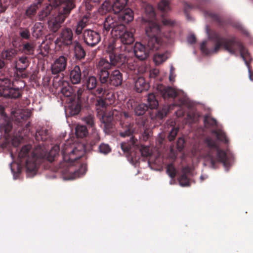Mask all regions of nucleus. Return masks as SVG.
I'll list each match as a JSON object with an SVG mask.
<instances>
[{
	"mask_svg": "<svg viewBox=\"0 0 253 253\" xmlns=\"http://www.w3.org/2000/svg\"><path fill=\"white\" fill-rule=\"evenodd\" d=\"M119 21L117 16H108L103 23V33L107 34L108 32L111 30V33L112 36L116 35L119 31L124 29L125 26Z\"/></svg>",
	"mask_w": 253,
	"mask_h": 253,
	"instance_id": "nucleus-11",
	"label": "nucleus"
},
{
	"mask_svg": "<svg viewBox=\"0 0 253 253\" xmlns=\"http://www.w3.org/2000/svg\"><path fill=\"white\" fill-rule=\"evenodd\" d=\"M147 122L148 117L146 116H137V118H136V123L139 128H145Z\"/></svg>",
	"mask_w": 253,
	"mask_h": 253,
	"instance_id": "nucleus-41",
	"label": "nucleus"
},
{
	"mask_svg": "<svg viewBox=\"0 0 253 253\" xmlns=\"http://www.w3.org/2000/svg\"><path fill=\"white\" fill-rule=\"evenodd\" d=\"M167 173L171 178H173L175 177L176 170L172 164H169L166 167Z\"/></svg>",
	"mask_w": 253,
	"mask_h": 253,
	"instance_id": "nucleus-46",
	"label": "nucleus"
},
{
	"mask_svg": "<svg viewBox=\"0 0 253 253\" xmlns=\"http://www.w3.org/2000/svg\"><path fill=\"white\" fill-rule=\"evenodd\" d=\"M204 122L206 124L210 126H215L217 125V122L216 120L212 118L206 117L204 119Z\"/></svg>",
	"mask_w": 253,
	"mask_h": 253,
	"instance_id": "nucleus-51",
	"label": "nucleus"
},
{
	"mask_svg": "<svg viewBox=\"0 0 253 253\" xmlns=\"http://www.w3.org/2000/svg\"><path fill=\"white\" fill-rule=\"evenodd\" d=\"M113 11L112 2L104 1L99 8V12L101 14H105L107 12Z\"/></svg>",
	"mask_w": 253,
	"mask_h": 253,
	"instance_id": "nucleus-34",
	"label": "nucleus"
},
{
	"mask_svg": "<svg viewBox=\"0 0 253 253\" xmlns=\"http://www.w3.org/2000/svg\"><path fill=\"white\" fill-rule=\"evenodd\" d=\"M205 158L209 163L211 168L215 169L218 163H222L228 170L230 161L226 153L219 147L215 140L210 137H206L203 142Z\"/></svg>",
	"mask_w": 253,
	"mask_h": 253,
	"instance_id": "nucleus-5",
	"label": "nucleus"
},
{
	"mask_svg": "<svg viewBox=\"0 0 253 253\" xmlns=\"http://www.w3.org/2000/svg\"><path fill=\"white\" fill-rule=\"evenodd\" d=\"M111 148L109 145L105 143H101L98 147L99 152L104 154L109 153L111 151Z\"/></svg>",
	"mask_w": 253,
	"mask_h": 253,
	"instance_id": "nucleus-48",
	"label": "nucleus"
},
{
	"mask_svg": "<svg viewBox=\"0 0 253 253\" xmlns=\"http://www.w3.org/2000/svg\"><path fill=\"white\" fill-rule=\"evenodd\" d=\"M29 65V62L27 57L22 56L19 58L15 65L16 73L15 76H16V79L17 77L24 78L26 77L25 74H23V72L28 68Z\"/></svg>",
	"mask_w": 253,
	"mask_h": 253,
	"instance_id": "nucleus-15",
	"label": "nucleus"
},
{
	"mask_svg": "<svg viewBox=\"0 0 253 253\" xmlns=\"http://www.w3.org/2000/svg\"><path fill=\"white\" fill-rule=\"evenodd\" d=\"M122 129L120 130V135L122 137L131 136L133 131V125L131 123H121Z\"/></svg>",
	"mask_w": 253,
	"mask_h": 253,
	"instance_id": "nucleus-25",
	"label": "nucleus"
},
{
	"mask_svg": "<svg viewBox=\"0 0 253 253\" xmlns=\"http://www.w3.org/2000/svg\"><path fill=\"white\" fill-rule=\"evenodd\" d=\"M67 58L64 56H60L51 65V72L55 76L53 78L52 84L54 87H57L63 80V74L60 73L64 71L67 66Z\"/></svg>",
	"mask_w": 253,
	"mask_h": 253,
	"instance_id": "nucleus-10",
	"label": "nucleus"
},
{
	"mask_svg": "<svg viewBox=\"0 0 253 253\" xmlns=\"http://www.w3.org/2000/svg\"><path fill=\"white\" fill-rule=\"evenodd\" d=\"M197 8L201 10L203 9V6L201 4H199L196 5L191 4L187 2H184V12L185 15L188 17L189 16V12L194 8Z\"/></svg>",
	"mask_w": 253,
	"mask_h": 253,
	"instance_id": "nucleus-37",
	"label": "nucleus"
},
{
	"mask_svg": "<svg viewBox=\"0 0 253 253\" xmlns=\"http://www.w3.org/2000/svg\"><path fill=\"white\" fill-rule=\"evenodd\" d=\"M59 150L57 145L54 146L48 153L40 145L32 151L31 145H25L18 153L17 167L25 165L28 174L33 176L37 171L38 166L45 159L50 162H53Z\"/></svg>",
	"mask_w": 253,
	"mask_h": 253,
	"instance_id": "nucleus-2",
	"label": "nucleus"
},
{
	"mask_svg": "<svg viewBox=\"0 0 253 253\" xmlns=\"http://www.w3.org/2000/svg\"><path fill=\"white\" fill-rule=\"evenodd\" d=\"M159 74V71L158 69H154L151 71L150 77L151 78H156Z\"/></svg>",
	"mask_w": 253,
	"mask_h": 253,
	"instance_id": "nucleus-64",
	"label": "nucleus"
},
{
	"mask_svg": "<svg viewBox=\"0 0 253 253\" xmlns=\"http://www.w3.org/2000/svg\"><path fill=\"white\" fill-rule=\"evenodd\" d=\"M41 4H39L37 1L35 3L31 5L27 8L25 12V15L29 18H32L36 14L37 10L41 6Z\"/></svg>",
	"mask_w": 253,
	"mask_h": 253,
	"instance_id": "nucleus-29",
	"label": "nucleus"
},
{
	"mask_svg": "<svg viewBox=\"0 0 253 253\" xmlns=\"http://www.w3.org/2000/svg\"><path fill=\"white\" fill-rule=\"evenodd\" d=\"M72 45L76 59L80 60L84 59L86 56V52L81 43L79 41H75Z\"/></svg>",
	"mask_w": 253,
	"mask_h": 253,
	"instance_id": "nucleus-21",
	"label": "nucleus"
},
{
	"mask_svg": "<svg viewBox=\"0 0 253 253\" xmlns=\"http://www.w3.org/2000/svg\"><path fill=\"white\" fill-rule=\"evenodd\" d=\"M94 118L93 116L91 115H88L87 116L84 117L83 119V120L84 122V123L87 124L88 126L92 128V131H93V128H95L94 127Z\"/></svg>",
	"mask_w": 253,
	"mask_h": 253,
	"instance_id": "nucleus-43",
	"label": "nucleus"
},
{
	"mask_svg": "<svg viewBox=\"0 0 253 253\" xmlns=\"http://www.w3.org/2000/svg\"><path fill=\"white\" fill-rule=\"evenodd\" d=\"M155 51L148 47V43L145 46L140 42H136L133 48V52L135 56L140 60L146 59L149 55L150 51Z\"/></svg>",
	"mask_w": 253,
	"mask_h": 253,
	"instance_id": "nucleus-14",
	"label": "nucleus"
},
{
	"mask_svg": "<svg viewBox=\"0 0 253 253\" xmlns=\"http://www.w3.org/2000/svg\"><path fill=\"white\" fill-rule=\"evenodd\" d=\"M178 181L182 186H187L189 185V179L187 175L181 174L178 178Z\"/></svg>",
	"mask_w": 253,
	"mask_h": 253,
	"instance_id": "nucleus-47",
	"label": "nucleus"
},
{
	"mask_svg": "<svg viewBox=\"0 0 253 253\" xmlns=\"http://www.w3.org/2000/svg\"><path fill=\"white\" fill-rule=\"evenodd\" d=\"M2 91V93L1 96L5 98L8 97L16 99L20 97L22 95V91L18 87H11L10 86L7 89Z\"/></svg>",
	"mask_w": 253,
	"mask_h": 253,
	"instance_id": "nucleus-20",
	"label": "nucleus"
},
{
	"mask_svg": "<svg viewBox=\"0 0 253 253\" xmlns=\"http://www.w3.org/2000/svg\"><path fill=\"white\" fill-rule=\"evenodd\" d=\"M75 0H55V4L59 6L58 14L49 18L48 28L53 33H56L61 26L71 10L75 7Z\"/></svg>",
	"mask_w": 253,
	"mask_h": 253,
	"instance_id": "nucleus-7",
	"label": "nucleus"
},
{
	"mask_svg": "<svg viewBox=\"0 0 253 253\" xmlns=\"http://www.w3.org/2000/svg\"><path fill=\"white\" fill-rule=\"evenodd\" d=\"M181 172H182L181 174H184L185 175H187L188 174L191 173V169L188 166L184 167L182 168Z\"/></svg>",
	"mask_w": 253,
	"mask_h": 253,
	"instance_id": "nucleus-60",
	"label": "nucleus"
},
{
	"mask_svg": "<svg viewBox=\"0 0 253 253\" xmlns=\"http://www.w3.org/2000/svg\"><path fill=\"white\" fill-rule=\"evenodd\" d=\"M120 22L127 23L133 19V12L130 8H126L117 15Z\"/></svg>",
	"mask_w": 253,
	"mask_h": 253,
	"instance_id": "nucleus-18",
	"label": "nucleus"
},
{
	"mask_svg": "<svg viewBox=\"0 0 253 253\" xmlns=\"http://www.w3.org/2000/svg\"><path fill=\"white\" fill-rule=\"evenodd\" d=\"M187 41L190 44H193L196 42V38L194 35H190L188 37Z\"/></svg>",
	"mask_w": 253,
	"mask_h": 253,
	"instance_id": "nucleus-61",
	"label": "nucleus"
},
{
	"mask_svg": "<svg viewBox=\"0 0 253 253\" xmlns=\"http://www.w3.org/2000/svg\"><path fill=\"white\" fill-rule=\"evenodd\" d=\"M168 58L167 53H156L154 56V61L156 65L163 63Z\"/></svg>",
	"mask_w": 253,
	"mask_h": 253,
	"instance_id": "nucleus-35",
	"label": "nucleus"
},
{
	"mask_svg": "<svg viewBox=\"0 0 253 253\" xmlns=\"http://www.w3.org/2000/svg\"><path fill=\"white\" fill-rule=\"evenodd\" d=\"M15 123L18 126H21L25 121L28 120L30 116L31 113L29 111L24 110H18L14 114Z\"/></svg>",
	"mask_w": 253,
	"mask_h": 253,
	"instance_id": "nucleus-17",
	"label": "nucleus"
},
{
	"mask_svg": "<svg viewBox=\"0 0 253 253\" xmlns=\"http://www.w3.org/2000/svg\"><path fill=\"white\" fill-rule=\"evenodd\" d=\"M73 30L69 27H64L61 29L59 37L54 41L56 48L63 50L69 48L74 43Z\"/></svg>",
	"mask_w": 253,
	"mask_h": 253,
	"instance_id": "nucleus-9",
	"label": "nucleus"
},
{
	"mask_svg": "<svg viewBox=\"0 0 253 253\" xmlns=\"http://www.w3.org/2000/svg\"><path fill=\"white\" fill-rule=\"evenodd\" d=\"M158 8L163 12L170 10L169 2L167 0H162L158 4Z\"/></svg>",
	"mask_w": 253,
	"mask_h": 253,
	"instance_id": "nucleus-40",
	"label": "nucleus"
},
{
	"mask_svg": "<svg viewBox=\"0 0 253 253\" xmlns=\"http://www.w3.org/2000/svg\"><path fill=\"white\" fill-rule=\"evenodd\" d=\"M81 92L79 90L78 91V102L74 106H73V110L74 111V114H78L80 113L81 110L82 105L81 101Z\"/></svg>",
	"mask_w": 253,
	"mask_h": 253,
	"instance_id": "nucleus-44",
	"label": "nucleus"
},
{
	"mask_svg": "<svg viewBox=\"0 0 253 253\" xmlns=\"http://www.w3.org/2000/svg\"><path fill=\"white\" fill-rule=\"evenodd\" d=\"M113 117L111 116L106 117L105 116H102V121L104 124H106L109 122H112Z\"/></svg>",
	"mask_w": 253,
	"mask_h": 253,
	"instance_id": "nucleus-63",
	"label": "nucleus"
},
{
	"mask_svg": "<svg viewBox=\"0 0 253 253\" xmlns=\"http://www.w3.org/2000/svg\"><path fill=\"white\" fill-rule=\"evenodd\" d=\"M60 87V90L61 93L65 97H70L73 93V88L70 86L67 82H64L63 80H61V83L57 87Z\"/></svg>",
	"mask_w": 253,
	"mask_h": 253,
	"instance_id": "nucleus-27",
	"label": "nucleus"
},
{
	"mask_svg": "<svg viewBox=\"0 0 253 253\" xmlns=\"http://www.w3.org/2000/svg\"><path fill=\"white\" fill-rule=\"evenodd\" d=\"M163 25L166 26L172 27L175 24V21L169 19L163 18L162 19Z\"/></svg>",
	"mask_w": 253,
	"mask_h": 253,
	"instance_id": "nucleus-56",
	"label": "nucleus"
},
{
	"mask_svg": "<svg viewBox=\"0 0 253 253\" xmlns=\"http://www.w3.org/2000/svg\"><path fill=\"white\" fill-rule=\"evenodd\" d=\"M83 39L86 45L93 47L100 42L101 36L98 32L94 30L85 29L83 32Z\"/></svg>",
	"mask_w": 253,
	"mask_h": 253,
	"instance_id": "nucleus-13",
	"label": "nucleus"
},
{
	"mask_svg": "<svg viewBox=\"0 0 253 253\" xmlns=\"http://www.w3.org/2000/svg\"><path fill=\"white\" fill-rule=\"evenodd\" d=\"M168 113V110L166 109H163L161 111L158 112L157 114V117L160 119H163L167 116Z\"/></svg>",
	"mask_w": 253,
	"mask_h": 253,
	"instance_id": "nucleus-59",
	"label": "nucleus"
},
{
	"mask_svg": "<svg viewBox=\"0 0 253 253\" xmlns=\"http://www.w3.org/2000/svg\"><path fill=\"white\" fill-rule=\"evenodd\" d=\"M116 40L112 42L109 43L106 48V52L108 55L111 54L116 57H119L120 55L126 56L124 52L129 51L130 50L129 45L133 43L134 38L131 32L127 31L126 30L125 26L124 29L119 31L116 35L114 36Z\"/></svg>",
	"mask_w": 253,
	"mask_h": 253,
	"instance_id": "nucleus-6",
	"label": "nucleus"
},
{
	"mask_svg": "<svg viewBox=\"0 0 253 253\" xmlns=\"http://www.w3.org/2000/svg\"><path fill=\"white\" fill-rule=\"evenodd\" d=\"M76 134L77 137L83 138L88 134V130L86 126L78 125L76 127Z\"/></svg>",
	"mask_w": 253,
	"mask_h": 253,
	"instance_id": "nucleus-36",
	"label": "nucleus"
},
{
	"mask_svg": "<svg viewBox=\"0 0 253 253\" xmlns=\"http://www.w3.org/2000/svg\"><path fill=\"white\" fill-rule=\"evenodd\" d=\"M137 139L134 138V136H131L130 137L129 141L127 142H123L121 144V147L122 150L126 153H129L132 146L134 145Z\"/></svg>",
	"mask_w": 253,
	"mask_h": 253,
	"instance_id": "nucleus-32",
	"label": "nucleus"
},
{
	"mask_svg": "<svg viewBox=\"0 0 253 253\" xmlns=\"http://www.w3.org/2000/svg\"><path fill=\"white\" fill-rule=\"evenodd\" d=\"M87 26V19H82L78 22L77 25L75 26L74 29L75 34L77 36H80L81 34L83 35L84 29Z\"/></svg>",
	"mask_w": 253,
	"mask_h": 253,
	"instance_id": "nucleus-30",
	"label": "nucleus"
},
{
	"mask_svg": "<svg viewBox=\"0 0 253 253\" xmlns=\"http://www.w3.org/2000/svg\"><path fill=\"white\" fill-rule=\"evenodd\" d=\"M20 36L24 39H29L30 37L29 31L27 29H24L21 31L19 33Z\"/></svg>",
	"mask_w": 253,
	"mask_h": 253,
	"instance_id": "nucleus-55",
	"label": "nucleus"
},
{
	"mask_svg": "<svg viewBox=\"0 0 253 253\" xmlns=\"http://www.w3.org/2000/svg\"><path fill=\"white\" fill-rule=\"evenodd\" d=\"M86 85L88 90L94 89L97 85L96 78L94 76H89L86 80Z\"/></svg>",
	"mask_w": 253,
	"mask_h": 253,
	"instance_id": "nucleus-39",
	"label": "nucleus"
},
{
	"mask_svg": "<svg viewBox=\"0 0 253 253\" xmlns=\"http://www.w3.org/2000/svg\"><path fill=\"white\" fill-rule=\"evenodd\" d=\"M204 15L206 17H209L213 21L217 22L220 26H222V21L220 17L216 14L209 11H205Z\"/></svg>",
	"mask_w": 253,
	"mask_h": 253,
	"instance_id": "nucleus-38",
	"label": "nucleus"
},
{
	"mask_svg": "<svg viewBox=\"0 0 253 253\" xmlns=\"http://www.w3.org/2000/svg\"><path fill=\"white\" fill-rule=\"evenodd\" d=\"M110 62L106 59L101 58L97 64V75L102 84L118 87L123 84V76L118 69L110 71L113 66L123 65L126 62V56L120 55L116 57L111 54L108 56Z\"/></svg>",
	"mask_w": 253,
	"mask_h": 253,
	"instance_id": "nucleus-4",
	"label": "nucleus"
},
{
	"mask_svg": "<svg viewBox=\"0 0 253 253\" xmlns=\"http://www.w3.org/2000/svg\"><path fill=\"white\" fill-rule=\"evenodd\" d=\"M149 87V83L145 81L143 77H138L135 82V88L137 92L141 93L146 91Z\"/></svg>",
	"mask_w": 253,
	"mask_h": 253,
	"instance_id": "nucleus-23",
	"label": "nucleus"
},
{
	"mask_svg": "<svg viewBox=\"0 0 253 253\" xmlns=\"http://www.w3.org/2000/svg\"><path fill=\"white\" fill-rule=\"evenodd\" d=\"M178 131L179 128L178 127H173L172 128L171 131L169 132V135L168 136V139L169 142L174 141Z\"/></svg>",
	"mask_w": 253,
	"mask_h": 253,
	"instance_id": "nucleus-49",
	"label": "nucleus"
},
{
	"mask_svg": "<svg viewBox=\"0 0 253 253\" xmlns=\"http://www.w3.org/2000/svg\"><path fill=\"white\" fill-rule=\"evenodd\" d=\"M17 50L13 48H10L3 51L1 57L3 60L11 61L16 55Z\"/></svg>",
	"mask_w": 253,
	"mask_h": 253,
	"instance_id": "nucleus-31",
	"label": "nucleus"
},
{
	"mask_svg": "<svg viewBox=\"0 0 253 253\" xmlns=\"http://www.w3.org/2000/svg\"><path fill=\"white\" fill-rule=\"evenodd\" d=\"M99 1V0H85V4L86 7L88 9L89 7L95 5Z\"/></svg>",
	"mask_w": 253,
	"mask_h": 253,
	"instance_id": "nucleus-58",
	"label": "nucleus"
},
{
	"mask_svg": "<svg viewBox=\"0 0 253 253\" xmlns=\"http://www.w3.org/2000/svg\"><path fill=\"white\" fill-rule=\"evenodd\" d=\"M127 0H114L112 2L113 11L115 14L120 13L125 9Z\"/></svg>",
	"mask_w": 253,
	"mask_h": 253,
	"instance_id": "nucleus-26",
	"label": "nucleus"
},
{
	"mask_svg": "<svg viewBox=\"0 0 253 253\" xmlns=\"http://www.w3.org/2000/svg\"><path fill=\"white\" fill-rule=\"evenodd\" d=\"M29 126L30 122H28L25 125V127L26 129L24 128L23 130L20 129L18 130L19 133L18 136H14L12 139V144L13 146L17 147L23 140L24 136H26L29 133Z\"/></svg>",
	"mask_w": 253,
	"mask_h": 253,
	"instance_id": "nucleus-19",
	"label": "nucleus"
},
{
	"mask_svg": "<svg viewBox=\"0 0 253 253\" xmlns=\"http://www.w3.org/2000/svg\"><path fill=\"white\" fill-rule=\"evenodd\" d=\"M97 107H99L102 108L106 107V102L105 100L101 97L99 98L95 103Z\"/></svg>",
	"mask_w": 253,
	"mask_h": 253,
	"instance_id": "nucleus-57",
	"label": "nucleus"
},
{
	"mask_svg": "<svg viewBox=\"0 0 253 253\" xmlns=\"http://www.w3.org/2000/svg\"><path fill=\"white\" fill-rule=\"evenodd\" d=\"M106 92V90L102 86L98 87L94 91V94L100 97H103Z\"/></svg>",
	"mask_w": 253,
	"mask_h": 253,
	"instance_id": "nucleus-52",
	"label": "nucleus"
},
{
	"mask_svg": "<svg viewBox=\"0 0 253 253\" xmlns=\"http://www.w3.org/2000/svg\"><path fill=\"white\" fill-rule=\"evenodd\" d=\"M185 141L182 137H179L176 142L177 149L179 151H181L184 148Z\"/></svg>",
	"mask_w": 253,
	"mask_h": 253,
	"instance_id": "nucleus-53",
	"label": "nucleus"
},
{
	"mask_svg": "<svg viewBox=\"0 0 253 253\" xmlns=\"http://www.w3.org/2000/svg\"><path fill=\"white\" fill-rule=\"evenodd\" d=\"M206 31L209 39L214 42V45L213 48L209 49L206 46V42H203L200 46L201 50L203 53L206 55L216 53L221 47H223L226 51L231 54L237 56V51H239L241 57L244 61L248 67L249 68L250 63L248 59L250 57V53L241 41L238 40L234 36L228 39L224 38L216 31L210 32L208 26ZM249 72L250 79L253 81V72L250 68H249Z\"/></svg>",
	"mask_w": 253,
	"mask_h": 253,
	"instance_id": "nucleus-1",
	"label": "nucleus"
},
{
	"mask_svg": "<svg viewBox=\"0 0 253 253\" xmlns=\"http://www.w3.org/2000/svg\"><path fill=\"white\" fill-rule=\"evenodd\" d=\"M100 140V137L98 130L93 128L89 136V139L86 144L83 143L78 144L73 149L68 147L62 150V154L64 163H66L67 169L61 170L64 174H69L68 179H72L79 176L82 169H85V167L83 164H80L81 169L77 170L73 169L74 163L81 158L85 153L86 150H92Z\"/></svg>",
	"mask_w": 253,
	"mask_h": 253,
	"instance_id": "nucleus-3",
	"label": "nucleus"
},
{
	"mask_svg": "<svg viewBox=\"0 0 253 253\" xmlns=\"http://www.w3.org/2000/svg\"><path fill=\"white\" fill-rule=\"evenodd\" d=\"M212 133L215 134L216 136L217 139L220 141L225 144H227L229 142V140L226 136V135L222 129H218L217 130H214L212 131Z\"/></svg>",
	"mask_w": 253,
	"mask_h": 253,
	"instance_id": "nucleus-33",
	"label": "nucleus"
},
{
	"mask_svg": "<svg viewBox=\"0 0 253 253\" xmlns=\"http://www.w3.org/2000/svg\"><path fill=\"white\" fill-rule=\"evenodd\" d=\"M11 81L8 74L0 72V96L2 91H4L11 86Z\"/></svg>",
	"mask_w": 253,
	"mask_h": 253,
	"instance_id": "nucleus-22",
	"label": "nucleus"
},
{
	"mask_svg": "<svg viewBox=\"0 0 253 253\" xmlns=\"http://www.w3.org/2000/svg\"><path fill=\"white\" fill-rule=\"evenodd\" d=\"M157 89L160 92L164 99L170 98H175L177 96V92L171 87L165 86L162 84L158 85Z\"/></svg>",
	"mask_w": 253,
	"mask_h": 253,
	"instance_id": "nucleus-16",
	"label": "nucleus"
},
{
	"mask_svg": "<svg viewBox=\"0 0 253 253\" xmlns=\"http://www.w3.org/2000/svg\"><path fill=\"white\" fill-rule=\"evenodd\" d=\"M147 103L148 104L144 103L140 104L135 107L134 109L135 115L137 116H146V112L149 108L151 109H156L159 105L158 101L153 93L148 94Z\"/></svg>",
	"mask_w": 253,
	"mask_h": 253,
	"instance_id": "nucleus-12",
	"label": "nucleus"
},
{
	"mask_svg": "<svg viewBox=\"0 0 253 253\" xmlns=\"http://www.w3.org/2000/svg\"><path fill=\"white\" fill-rule=\"evenodd\" d=\"M23 49L25 53L27 54H33L34 51V48L33 45L30 43H26L24 45Z\"/></svg>",
	"mask_w": 253,
	"mask_h": 253,
	"instance_id": "nucleus-50",
	"label": "nucleus"
},
{
	"mask_svg": "<svg viewBox=\"0 0 253 253\" xmlns=\"http://www.w3.org/2000/svg\"><path fill=\"white\" fill-rule=\"evenodd\" d=\"M70 79L73 84H78L81 81V71L79 66L76 65L70 71Z\"/></svg>",
	"mask_w": 253,
	"mask_h": 253,
	"instance_id": "nucleus-24",
	"label": "nucleus"
},
{
	"mask_svg": "<svg viewBox=\"0 0 253 253\" xmlns=\"http://www.w3.org/2000/svg\"><path fill=\"white\" fill-rule=\"evenodd\" d=\"M51 9V6H47L44 9L42 10L39 15V20L41 21L44 20L50 14Z\"/></svg>",
	"mask_w": 253,
	"mask_h": 253,
	"instance_id": "nucleus-45",
	"label": "nucleus"
},
{
	"mask_svg": "<svg viewBox=\"0 0 253 253\" xmlns=\"http://www.w3.org/2000/svg\"><path fill=\"white\" fill-rule=\"evenodd\" d=\"M145 11L147 15H148V20H153L155 17L156 14L153 7L150 4H147L145 8Z\"/></svg>",
	"mask_w": 253,
	"mask_h": 253,
	"instance_id": "nucleus-42",
	"label": "nucleus"
},
{
	"mask_svg": "<svg viewBox=\"0 0 253 253\" xmlns=\"http://www.w3.org/2000/svg\"><path fill=\"white\" fill-rule=\"evenodd\" d=\"M104 128L106 131H110L111 129L113 128V122H109V123H107L106 124H104Z\"/></svg>",
	"mask_w": 253,
	"mask_h": 253,
	"instance_id": "nucleus-62",
	"label": "nucleus"
},
{
	"mask_svg": "<svg viewBox=\"0 0 253 253\" xmlns=\"http://www.w3.org/2000/svg\"><path fill=\"white\" fill-rule=\"evenodd\" d=\"M140 152L142 155L144 157H147L151 155L149 147L142 146L140 149Z\"/></svg>",
	"mask_w": 253,
	"mask_h": 253,
	"instance_id": "nucleus-54",
	"label": "nucleus"
},
{
	"mask_svg": "<svg viewBox=\"0 0 253 253\" xmlns=\"http://www.w3.org/2000/svg\"><path fill=\"white\" fill-rule=\"evenodd\" d=\"M35 137V139L38 141L40 140L45 141L50 137V134L48 129H41L36 131Z\"/></svg>",
	"mask_w": 253,
	"mask_h": 253,
	"instance_id": "nucleus-28",
	"label": "nucleus"
},
{
	"mask_svg": "<svg viewBox=\"0 0 253 253\" xmlns=\"http://www.w3.org/2000/svg\"><path fill=\"white\" fill-rule=\"evenodd\" d=\"M147 22L145 32L148 36V47L151 49L158 50L163 42V33L160 25L153 20L143 19Z\"/></svg>",
	"mask_w": 253,
	"mask_h": 253,
	"instance_id": "nucleus-8",
	"label": "nucleus"
}]
</instances>
